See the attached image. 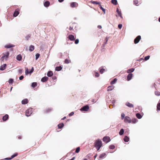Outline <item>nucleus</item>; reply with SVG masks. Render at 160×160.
Masks as SVG:
<instances>
[{
  "label": "nucleus",
  "mask_w": 160,
  "mask_h": 160,
  "mask_svg": "<svg viewBox=\"0 0 160 160\" xmlns=\"http://www.w3.org/2000/svg\"><path fill=\"white\" fill-rule=\"evenodd\" d=\"M94 147L97 149V151H98L100 148L102 146V141L99 139L96 140L94 143Z\"/></svg>",
  "instance_id": "f257e3e1"
},
{
  "label": "nucleus",
  "mask_w": 160,
  "mask_h": 160,
  "mask_svg": "<svg viewBox=\"0 0 160 160\" xmlns=\"http://www.w3.org/2000/svg\"><path fill=\"white\" fill-rule=\"evenodd\" d=\"M89 107L88 105H85L82 108L80 109L81 111H83L85 112L88 111L89 109Z\"/></svg>",
  "instance_id": "f03ea898"
},
{
  "label": "nucleus",
  "mask_w": 160,
  "mask_h": 160,
  "mask_svg": "<svg viewBox=\"0 0 160 160\" xmlns=\"http://www.w3.org/2000/svg\"><path fill=\"white\" fill-rule=\"evenodd\" d=\"M9 55V52H7L6 54L3 53V56L2 57V60H4L5 59L6 60L8 58Z\"/></svg>",
  "instance_id": "7ed1b4c3"
},
{
  "label": "nucleus",
  "mask_w": 160,
  "mask_h": 160,
  "mask_svg": "<svg viewBox=\"0 0 160 160\" xmlns=\"http://www.w3.org/2000/svg\"><path fill=\"white\" fill-rule=\"evenodd\" d=\"M103 141L105 142L106 143H107L109 142L110 140V138L108 136H105L102 139Z\"/></svg>",
  "instance_id": "20e7f679"
},
{
  "label": "nucleus",
  "mask_w": 160,
  "mask_h": 160,
  "mask_svg": "<svg viewBox=\"0 0 160 160\" xmlns=\"http://www.w3.org/2000/svg\"><path fill=\"white\" fill-rule=\"evenodd\" d=\"M124 121L126 123H130L131 122V120L129 117L126 116L124 118Z\"/></svg>",
  "instance_id": "39448f33"
},
{
  "label": "nucleus",
  "mask_w": 160,
  "mask_h": 160,
  "mask_svg": "<svg viewBox=\"0 0 160 160\" xmlns=\"http://www.w3.org/2000/svg\"><path fill=\"white\" fill-rule=\"evenodd\" d=\"M141 39V37L140 36H138L134 40V43L135 44L138 43Z\"/></svg>",
  "instance_id": "423d86ee"
},
{
  "label": "nucleus",
  "mask_w": 160,
  "mask_h": 160,
  "mask_svg": "<svg viewBox=\"0 0 160 160\" xmlns=\"http://www.w3.org/2000/svg\"><path fill=\"white\" fill-rule=\"evenodd\" d=\"M32 113L31 109H27L26 112V115L27 116H30Z\"/></svg>",
  "instance_id": "0eeeda50"
},
{
  "label": "nucleus",
  "mask_w": 160,
  "mask_h": 160,
  "mask_svg": "<svg viewBox=\"0 0 160 160\" xmlns=\"http://www.w3.org/2000/svg\"><path fill=\"white\" fill-rule=\"evenodd\" d=\"M70 5L72 8H76L78 6V4L76 2H72L71 3Z\"/></svg>",
  "instance_id": "6e6552de"
},
{
  "label": "nucleus",
  "mask_w": 160,
  "mask_h": 160,
  "mask_svg": "<svg viewBox=\"0 0 160 160\" xmlns=\"http://www.w3.org/2000/svg\"><path fill=\"white\" fill-rule=\"evenodd\" d=\"M14 46H15L13 44H8L5 45L4 46V47L5 48H10L13 47Z\"/></svg>",
  "instance_id": "1a4fd4ad"
},
{
  "label": "nucleus",
  "mask_w": 160,
  "mask_h": 160,
  "mask_svg": "<svg viewBox=\"0 0 160 160\" xmlns=\"http://www.w3.org/2000/svg\"><path fill=\"white\" fill-rule=\"evenodd\" d=\"M18 155V153H15L13 155H12L11 158H6L5 159V160H11L12 158H14L16 156H17Z\"/></svg>",
  "instance_id": "9d476101"
},
{
  "label": "nucleus",
  "mask_w": 160,
  "mask_h": 160,
  "mask_svg": "<svg viewBox=\"0 0 160 160\" xmlns=\"http://www.w3.org/2000/svg\"><path fill=\"white\" fill-rule=\"evenodd\" d=\"M133 74L132 73L129 74L127 77V80L128 81L130 80L133 77Z\"/></svg>",
  "instance_id": "9b49d317"
},
{
  "label": "nucleus",
  "mask_w": 160,
  "mask_h": 160,
  "mask_svg": "<svg viewBox=\"0 0 160 160\" xmlns=\"http://www.w3.org/2000/svg\"><path fill=\"white\" fill-rule=\"evenodd\" d=\"M19 10H18V9H16L15 10L13 15L14 17H16L19 14Z\"/></svg>",
  "instance_id": "f8f14e48"
},
{
  "label": "nucleus",
  "mask_w": 160,
  "mask_h": 160,
  "mask_svg": "<svg viewBox=\"0 0 160 160\" xmlns=\"http://www.w3.org/2000/svg\"><path fill=\"white\" fill-rule=\"evenodd\" d=\"M125 105L127 106L130 108H133L134 107V105L128 102H127L125 103Z\"/></svg>",
  "instance_id": "ddd939ff"
},
{
  "label": "nucleus",
  "mask_w": 160,
  "mask_h": 160,
  "mask_svg": "<svg viewBox=\"0 0 160 160\" xmlns=\"http://www.w3.org/2000/svg\"><path fill=\"white\" fill-rule=\"evenodd\" d=\"M68 38L71 40V41H74L75 40V38L74 36L72 35H70L68 37Z\"/></svg>",
  "instance_id": "4468645a"
},
{
  "label": "nucleus",
  "mask_w": 160,
  "mask_h": 160,
  "mask_svg": "<svg viewBox=\"0 0 160 160\" xmlns=\"http://www.w3.org/2000/svg\"><path fill=\"white\" fill-rule=\"evenodd\" d=\"M48 77L45 76L41 79V81L43 82H44L47 81L48 80Z\"/></svg>",
  "instance_id": "2eb2a0df"
},
{
  "label": "nucleus",
  "mask_w": 160,
  "mask_h": 160,
  "mask_svg": "<svg viewBox=\"0 0 160 160\" xmlns=\"http://www.w3.org/2000/svg\"><path fill=\"white\" fill-rule=\"evenodd\" d=\"M9 116L8 114H6L2 117V120L4 121H6L8 118Z\"/></svg>",
  "instance_id": "dca6fc26"
},
{
  "label": "nucleus",
  "mask_w": 160,
  "mask_h": 160,
  "mask_svg": "<svg viewBox=\"0 0 160 160\" xmlns=\"http://www.w3.org/2000/svg\"><path fill=\"white\" fill-rule=\"evenodd\" d=\"M7 65L6 64L2 65L0 68V70H3L6 68Z\"/></svg>",
  "instance_id": "f3484780"
},
{
  "label": "nucleus",
  "mask_w": 160,
  "mask_h": 160,
  "mask_svg": "<svg viewBox=\"0 0 160 160\" xmlns=\"http://www.w3.org/2000/svg\"><path fill=\"white\" fill-rule=\"evenodd\" d=\"M134 69L132 68L128 69L127 70V72L129 74L133 72L134 71Z\"/></svg>",
  "instance_id": "a211bd4d"
},
{
  "label": "nucleus",
  "mask_w": 160,
  "mask_h": 160,
  "mask_svg": "<svg viewBox=\"0 0 160 160\" xmlns=\"http://www.w3.org/2000/svg\"><path fill=\"white\" fill-rule=\"evenodd\" d=\"M28 100L27 99H24L22 101V103L23 104H25L28 103Z\"/></svg>",
  "instance_id": "6ab92c4d"
},
{
  "label": "nucleus",
  "mask_w": 160,
  "mask_h": 160,
  "mask_svg": "<svg viewBox=\"0 0 160 160\" xmlns=\"http://www.w3.org/2000/svg\"><path fill=\"white\" fill-rule=\"evenodd\" d=\"M114 88V87L113 85L108 86V91H111L113 90Z\"/></svg>",
  "instance_id": "aec40b11"
},
{
  "label": "nucleus",
  "mask_w": 160,
  "mask_h": 160,
  "mask_svg": "<svg viewBox=\"0 0 160 160\" xmlns=\"http://www.w3.org/2000/svg\"><path fill=\"white\" fill-rule=\"evenodd\" d=\"M34 46L31 45L29 47V50L30 51L32 52L34 50Z\"/></svg>",
  "instance_id": "412c9836"
},
{
  "label": "nucleus",
  "mask_w": 160,
  "mask_h": 160,
  "mask_svg": "<svg viewBox=\"0 0 160 160\" xmlns=\"http://www.w3.org/2000/svg\"><path fill=\"white\" fill-rule=\"evenodd\" d=\"M17 59L19 61H20L22 59V57L20 54H19L16 57Z\"/></svg>",
  "instance_id": "4be33fe9"
},
{
  "label": "nucleus",
  "mask_w": 160,
  "mask_h": 160,
  "mask_svg": "<svg viewBox=\"0 0 160 160\" xmlns=\"http://www.w3.org/2000/svg\"><path fill=\"white\" fill-rule=\"evenodd\" d=\"M106 155V154L105 153H102L100 155L99 158L100 159H102L103 158H104Z\"/></svg>",
  "instance_id": "5701e85b"
},
{
  "label": "nucleus",
  "mask_w": 160,
  "mask_h": 160,
  "mask_svg": "<svg viewBox=\"0 0 160 160\" xmlns=\"http://www.w3.org/2000/svg\"><path fill=\"white\" fill-rule=\"evenodd\" d=\"M44 6L45 7H48L50 5V2L49 1H46L44 3Z\"/></svg>",
  "instance_id": "b1692460"
},
{
  "label": "nucleus",
  "mask_w": 160,
  "mask_h": 160,
  "mask_svg": "<svg viewBox=\"0 0 160 160\" xmlns=\"http://www.w3.org/2000/svg\"><path fill=\"white\" fill-rule=\"evenodd\" d=\"M53 75V73L52 71H49L47 73V76L49 77H51Z\"/></svg>",
  "instance_id": "393cba45"
},
{
  "label": "nucleus",
  "mask_w": 160,
  "mask_h": 160,
  "mask_svg": "<svg viewBox=\"0 0 160 160\" xmlns=\"http://www.w3.org/2000/svg\"><path fill=\"white\" fill-rule=\"evenodd\" d=\"M129 138L127 136H125L123 140L125 142H128L129 141Z\"/></svg>",
  "instance_id": "a878e982"
},
{
  "label": "nucleus",
  "mask_w": 160,
  "mask_h": 160,
  "mask_svg": "<svg viewBox=\"0 0 160 160\" xmlns=\"http://www.w3.org/2000/svg\"><path fill=\"white\" fill-rule=\"evenodd\" d=\"M91 2L93 4H98L99 5H101L100 2H98V1H91Z\"/></svg>",
  "instance_id": "bb28decb"
},
{
  "label": "nucleus",
  "mask_w": 160,
  "mask_h": 160,
  "mask_svg": "<svg viewBox=\"0 0 160 160\" xmlns=\"http://www.w3.org/2000/svg\"><path fill=\"white\" fill-rule=\"evenodd\" d=\"M62 68L61 66L57 67L55 68V70L57 71H60Z\"/></svg>",
  "instance_id": "cd10ccee"
},
{
  "label": "nucleus",
  "mask_w": 160,
  "mask_h": 160,
  "mask_svg": "<svg viewBox=\"0 0 160 160\" xmlns=\"http://www.w3.org/2000/svg\"><path fill=\"white\" fill-rule=\"evenodd\" d=\"M64 126V124L63 123H60L58 125V128H61Z\"/></svg>",
  "instance_id": "c85d7f7f"
},
{
  "label": "nucleus",
  "mask_w": 160,
  "mask_h": 160,
  "mask_svg": "<svg viewBox=\"0 0 160 160\" xmlns=\"http://www.w3.org/2000/svg\"><path fill=\"white\" fill-rule=\"evenodd\" d=\"M124 132V130L123 129H121L119 132V134L120 135H122L123 134V133Z\"/></svg>",
  "instance_id": "c756f323"
},
{
  "label": "nucleus",
  "mask_w": 160,
  "mask_h": 160,
  "mask_svg": "<svg viewBox=\"0 0 160 160\" xmlns=\"http://www.w3.org/2000/svg\"><path fill=\"white\" fill-rule=\"evenodd\" d=\"M37 86V83L36 82H33L31 84V87L33 88H34Z\"/></svg>",
  "instance_id": "7c9ffc66"
},
{
  "label": "nucleus",
  "mask_w": 160,
  "mask_h": 160,
  "mask_svg": "<svg viewBox=\"0 0 160 160\" xmlns=\"http://www.w3.org/2000/svg\"><path fill=\"white\" fill-rule=\"evenodd\" d=\"M71 62V60L67 59H66L65 60L64 62L66 64H68L70 63Z\"/></svg>",
  "instance_id": "2f4dec72"
},
{
  "label": "nucleus",
  "mask_w": 160,
  "mask_h": 160,
  "mask_svg": "<svg viewBox=\"0 0 160 160\" xmlns=\"http://www.w3.org/2000/svg\"><path fill=\"white\" fill-rule=\"evenodd\" d=\"M157 110L158 111L160 110V102H159L157 106Z\"/></svg>",
  "instance_id": "473e14b6"
},
{
  "label": "nucleus",
  "mask_w": 160,
  "mask_h": 160,
  "mask_svg": "<svg viewBox=\"0 0 160 160\" xmlns=\"http://www.w3.org/2000/svg\"><path fill=\"white\" fill-rule=\"evenodd\" d=\"M136 116L138 119H141L142 117L141 115L139 113H137L136 114Z\"/></svg>",
  "instance_id": "72a5a7b5"
},
{
  "label": "nucleus",
  "mask_w": 160,
  "mask_h": 160,
  "mask_svg": "<svg viewBox=\"0 0 160 160\" xmlns=\"http://www.w3.org/2000/svg\"><path fill=\"white\" fill-rule=\"evenodd\" d=\"M138 120L136 118H133L131 120V122L133 123H135L137 122Z\"/></svg>",
  "instance_id": "f704fd0d"
},
{
  "label": "nucleus",
  "mask_w": 160,
  "mask_h": 160,
  "mask_svg": "<svg viewBox=\"0 0 160 160\" xmlns=\"http://www.w3.org/2000/svg\"><path fill=\"white\" fill-rule=\"evenodd\" d=\"M117 79L116 78H114L112 81L111 82V85H112L114 84L116 81H117Z\"/></svg>",
  "instance_id": "c9c22d12"
},
{
  "label": "nucleus",
  "mask_w": 160,
  "mask_h": 160,
  "mask_svg": "<svg viewBox=\"0 0 160 160\" xmlns=\"http://www.w3.org/2000/svg\"><path fill=\"white\" fill-rule=\"evenodd\" d=\"M111 2L114 5H116L117 4V0H112Z\"/></svg>",
  "instance_id": "e433bc0d"
},
{
  "label": "nucleus",
  "mask_w": 160,
  "mask_h": 160,
  "mask_svg": "<svg viewBox=\"0 0 160 160\" xmlns=\"http://www.w3.org/2000/svg\"><path fill=\"white\" fill-rule=\"evenodd\" d=\"M99 72H100V73L101 74L103 73V72L105 70V69H104V68H100L99 69Z\"/></svg>",
  "instance_id": "4c0bfd02"
},
{
  "label": "nucleus",
  "mask_w": 160,
  "mask_h": 160,
  "mask_svg": "<svg viewBox=\"0 0 160 160\" xmlns=\"http://www.w3.org/2000/svg\"><path fill=\"white\" fill-rule=\"evenodd\" d=\"M134 4L136 6H138L139 3L138 1L137 0H135L133 1Z\"/></svg>",
  "instance_id": "58836bf2"
},
{
  "label": "nucleus",
  "mask_w": 160,
  "mask_h": 160,
  "mask_svg": "<svg viewBox=\"0 0 160 160\" xmlns=\"http://www.w3.org/2000/svg\"><path fill=\"white\" fill-rule=\"evenodd\" d=\"M80 151V148L79 147H78L76 148L75 152L76 153H78Z\"/></svg>",
  "instance_id": "ea45409f"
},
{
  "label": "nucleus",
  "mask_w": 160,
  "mask_h": 160,
  "mask_svg": "<svg viewBox=\"0 0 160 160\" xmlns=\"http://www.w3.org/2000/svg\"><path fill=\"white\" fill-rule=\"evenodd\" d=\"M99 6H100V9H101V10H102V11L104 12V13H105V9H104V8H103L102 7L101 5H100Z\"/></svg>",
  "instance_id": "a19ab883"
},
{
  "label": "nucleus",
  "mask_w": 160,
  "mask_h": 160,
  "mask_svg": "<svg viewBox=\"0 0 160 160\" xmlns=\"http://www.w3.org/2000/svg\"><path fill=\"white\" fill-rule=\"evenodd\" d=\"M115 148V146L113 145H111L109 146V148L110 149H113Z\"/></svg>",
  "instance_id": "79ce46f5"
},
{
  "label": "nucleus",
  "mask_w": 160,
  "mask_h": 160,
  "mask_svg": "<svg viewBox=\"0 0 160 160\" xmlns=\"http://www.w3.org/2000/svg\"><path fill=\"white\" fill-rule=\"evenodd\" d=\"M155 95L157 96H160V92L158 91H155Z\"/></svg>",
  "instance_id": "37998d69"
},
{
  "label": "nucleus",
  "mask_w": 160,
  "mask_h": 160,
  "mask_svg": "<svg viewBox=\"0 0 160 160\" xmlns=\"http://www.w3.org/2000/svg\"><path fill=\"white\" fill-rule=\"evenodd\" d=\"M31 35H30V34H29L27 36H26V37H25V38H26V39L27 40H28L29 38H30V37H31Z\"/></svg>",
  "instance_id": "c03bdc74"
},
{
  "label": "nucleus",
  "mask_w": 160,
  "mask_h": 160,
  "mask_svg": "<svg viewBox=\"0 0 160 160\" xmlns=\"http://www.w3.org/2000/svg\"><path fill=\"white\" fill-rule=\"evenodd\" d=\"M109 39V38L108 37H106L105 39V42H104V44H105L107 43V42L108 41Z\"/></svg>",
  "instance_id": "a18cd8bd"
},
{
  "label": "nucleus",
  "mask_w": 160,
  "mask_h": 160,
  "mask_svg": "<svg viewBox=\"0 0 160 160\" xmlns=\"http://www.w3.org/2000/svg\"><path fill=\"white\" fill-rule=\"evenodd\" d=\"M40 55L39 53H37L36 54V59L37 60L39 57Z\"/></svg>",
  "instance_id": "49530a36"
},
{
  "label": "nucleus",
  "mask_w": 160,
  "mask_h": 160,
  "mask_svg": "<svg viewBox=\"0 0 160 160\" xmlns=\"http://www.w3.org/2000/svg\"><path fill=\"white\" fill-rule=\"evenodd\" d=\"M13 79H10L8 80V82L9 83H12L13 82Z\"/></svg>",
  "instance_id": "de8ad7c7"
},
{
  "label": "nucleus",
  "mask_w": 160,
  "mask_h": 160,
  "mask_svg": "<svg viewBox=\"0 0 160 160\" xmlns=\"http://www.w3.org/2000/svg\"><path fill=\"white\" fill-rule=\"evenodd\" d=\"M150 57V56L148 55V56H147L146 57H145L144 58V59L146 60V61H147V60H148V59H149V58Z\"/></svg>",
  "instance_id": "09e8293b"
},
{
  "label": "nucleus",
  "mask_w": 160,
  "mask_h": 160,
  "mask_svg": "<svg viewBox=\"0 0 160 160\" xmlns=\"http://www.w3.org/2000/svg\"><path fill=\"white\" fill-rule=\"evenodd\" d=\"M116 11L117 12V13H118V15L119 14H120L121 13V12L119 11L118 8H117Z\"/></svg>",
  "instance_id": "8fccbe9b"
},
{
  "label": "nucleus",
  "mask_w": 160,
  "mask_h": 160,
  "mask_svg": "<svg viewBox=\"0 0 160 160\" xmlns=\"http://www.w3.org/2000/svg\"><path fill=\"white\" fill-rule=\"evenodd\" d=\"M125 116V114L124 113H122L121 114V119H123Z\"/></svg>",
  "instance_id": "3c124183"
},
{
  "label": "nucleus",
  "mask_w": 160,
  "mask_h": 160,
  "mask_svg": "<svg viewBox=\"0 0 160 160\" xmlns=\"http://www.w3.org/2000/svg\"><path fill=\"white\" fill-rule=\"evenodd\" d=\"M79 40L78 39H76L75 40V43L76 44H78V42H79Z\"/></svg>",
  "instance_id": "603ef678"
},
{
  "label": "nucleus",
  "mask_w": 160,
  "mask_h": 160,
  "mask_svg": "<svg viewBox=\"0 0 160 160\" xmlns=\"http://www.w3.org/2000/svg\"><path fill=\"white\" fill-rule=\"evenodd\" d=\"M52 109L50 108H48L47 110H46V112H50L51 111Z\"/></svg>",
  "instance_id": "864d4df0"
},
{
  "label": "nucleus",
  "mask_w": 160,
  "mask_h": 160,
  "mask_svg": "<svg viewBox=\"0 0 160 160\" xmlns=\"http://www.w3.org/2000/svg\"><path fill=\"white\" fill-rule=\"evenodd\" d=\"M34 68L33 67H32V68L31 70V71L29 72V73H31L32 72L34 71Z\"/></svg>",
  "instance_id": "5fc2aeb1"
},
{
  "label": "nucleus",
  "mask_w": 160,
  "mask_h": 160,
  "mask_svg": "<svg viewBox=\"0 0 160 160\" xmlns=\"http://www.w3.org/2000/svg\"><path fill=\"white\" fill-rule=\"evenodd\" d=\"M99 76V74L98 73V72L95 73V76L96 77H98Z\"/></svg>",
  "instance_id": "6e6d98bb"
},
{
  "label": "nucleus",
  "mask_w": 160,
  "mask_h": 160,
  "mask_svg": "<svg viewBox=\"0 0 160 160\" xmlns=\"http://www.w3.org/2000/svg\"><path fill=\"white\" fill-rule=\"evenodd\" d=\"M118 27L119 29H121L122 27V24H119L118 25Z\"/></svg>",
  "instance_id": "4d7b16f0"
},
{
  "label": "nucleus",
  "mask_w": 160,
  "mask_h": 160,
  "mask_svg": "<svg viewBox=\"0 0 160 160\" xmlns=\"http://www.w3.org/2000/svg\"><path fill=\"white\" fill-rule=\"evenodd\" d=\"M25 72H26V74H28L29 73V72H28V68H27L26 69V71H25Z\"/></svg>",
  "instance_id": "13d9d810"
},
{
  "label": "nucleus",
  "mask_w": 160,
  "mask_h": 160,
  "mask_svg": "<svg viewBox=\"0 0 160 160\" xmlns=\"http://www.w3.org/2000/svg\"><path fill=\"white\" fill-rule=\"evenodd\" d=\"M24 78V77L22 75L20 77H19V79L20 80H22Z\"/></svg>",
  "instance_id": "bf43d9fd"
},
{
  "label": "nucleus",
  "mask_w": 160,
  "mask_h": 160,
  "mask_svg": "<svg viewBox=\"0 0 160 160\" xmlns=\"http://www.w3.org/2000/svg\"><path fill=\"white\" fill-rule=\"evenodd\" d=\"M73 114H74V112H72L70 113H69V115L70 116H71L73 115Z\"/></svg>",
  "instance_id": "052dcab7"
},
{
  "label": "nucleus",
  "mask_w": 160,
  "mask_h": 160,
  "mask_svg": "<svg viewBox=\"0 0 160 160\" xmlns=\"http://www.w3.org/2000/svg\"><path fill=\"white\" fill-rule=\"evenodd\" d=\"M69 29L70 30H72L73 29V27H71V26H70L69 28Z\"/></svg>",
  "instance_id": "680f3d73"
},
{
  "label": "nucleus",
  "mask_w": 160,
  "mask_h": 160,
  "mask_svg": "<svg viewBox=\"0 0 160 160\" xmlns=\"http://www.w3.org/2000/svg\"><path fill=\"white\" fill-rule=\"evenodd\" d=\"M98 28L99 29H101L102 28V26L101 25H98Z\"/></svg>",
  "instance_id": "e2e57ef3"
},
{
  "label": "nucleus",
  "mask_w": 160,
  "mask_h": 160,
  "mask_svg": "<svg viewBox=\"0 0 160 160\" xmlns=\"http://www.w3.org/2000/svg\"><path fill=\"white\" fill-rule=\"evenodd\" d=\"M75 158V157H73L70 160H74Z\"/></svg>",
  "instance_id": "0e129e2a"
},
{
  "label": "nucleus",
  "mask_w": 160,
  "mask_h": 160,
  "mask_svg": "<svg viewBox=\"0 0 160 160\" xmlns=\"http://www.w3.org/2000/svg\"><path fill=\"white\" fill-rule=\"evenodd\" d=\"M119 16L121 18H122V14L121 13L120 14H119Z\"/></svg>",
  "instance_id": "69168bd1"
},
{
  "label": "nucleus",
  "mask_w": 160,
  "mask_h": 160,
  "mask_svg": "<svg viewBox=\"0 0 160 160\" xmlns=\"http://www.w3.org/2000/svg\"><path fill=\"white\" fill-rule=\"evenodd\" d=\"M97 156V154H96L94 156V158L95 159L96 157Z\"/></svg>",
  "instance_id": "338daca9"
},
{
  "label": "nucleus",
  "mask_w": 160,
  "mask_h": 160,
  "mask_svg": "<svg viewBox=\"0 0 160 160\" xmlns=\"http://www.w3.org/2000/svg\"><path fill=\"white\" fill-rule=\"evenodd\" d=\"M22 69H20V70H19V72H20V73H22Z\"/></svg>",
  "instance_id": "774afa93"
}]
</instances>
